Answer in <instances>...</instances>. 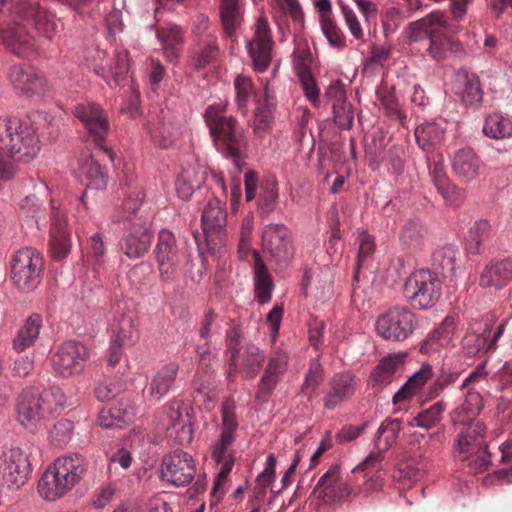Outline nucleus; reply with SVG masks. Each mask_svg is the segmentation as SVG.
I'll list each match as a JSON object with an SVG mask.
<instances>
[{
    "instance_id": "obj_1",
    "label": "nucleus",
    "mask_w": 512,
    "mask_h": 512,
    "mask_svg": "<svg viewBox=\"0 0 512 512\" xmlns=\"http://www.w3.org/2000/svg\"><path fill=\"white\" fill-rule=\"evenodd\" d=\"M144 192L137 191L135 197H128L122 210L111 216L112 223H123L125 233L119 242L120 250L129 259L143 257L150 249L152 215L143 208Z\"/></svg>"
},
{
    "instance_id": "obj_2",
    "label": "nucleus",
    "mask_w": 512,
    "mask_h": 512,
    "mask_svg": "<svg viewBox=\"0 0 512 512\" xmlns=\"http://www.w3.org/2000/svg\"><path fill=\"white\" fill-rule=\"evenodd\" d=\"M457 29L458 25L450 23L443 12L435 11L412 22L408 35L414 42L427 39L429 55L434 59H443L448 52H457L460 49V43L452 36Z\"/></svg>"
},
{
    "instance_id": "obj_3",
    "label": "nucleus",
    "mask_w": 512,
    "mask_h": 512,
    "mask_svg": "<svg viewBox=\"0 0 512 512\" xmlns=\"http://www.w3.org/2000/svg\"><path fill=\"white\" fill-rule=\"evenodd\" d=\"M66 402L63 391L51 387L39 393L35 389L24 390L16 403V419L24 428L34 431L51 415L59 413Z\"/></svg>"
},
{
    "instance_id": "obj_4",
    "label": "nucleus",
    "mask_w": 512,
    "mask_h": 512,
    "mask_svg": "<svg viewBox=\"0 0 512 512\" xmlns=\"http://www.w3.org/2000/svg\"><path fill=\"white\" fill-rule=\"evenodd\" d=\"M204 118L217 149L234 160L242 158L247 147L244 129L236 118L226 115V106H208Z\"/></svg>"
},
{
    "instance_id": "obj_5",
    "label": "nucleus",
    "mask_w": 512,
    "mask_h": 512,
    "mask_svg": "<svg viewBox=\"0 0 512 512\" xmlns=\"http://www.w3.org/2000/svg\"><path fill=\"white\" fill-rule=\"evenodd\" d=\"M86 472L85 459L79 454L58 458L49 466L39 481V493L49 501L56 500L71 490Z\"/></svg>"
},
{
    "instance_id": "obj_6",
    "label": "nucleus",
    "mask_w": 512,
    "mask_h": 512,
    "mask_svg": "<svg viewBox=\"0 0 512 512\" xmlns=\"http://www.w3.org/2000/svg\"><path fill=\"white\" fill-rule=\"evenodd\" d=\"M453 454L457 459L467 461L474 473H482L489 468L491 456L486 442V426L482 421L458 425Z\"/></svg>"
},
{
    "instance_id": "obj_7",
    "label": "nucleus",
    "mask_w": 512,
    "mask_h": 512,
    "mask_svg": "<svg viewBox=\"0 0 512 512\" xmlns=\"http://www.w3.org/2000/svg\"><path fill=\"white\" fill-rule=\"evenodd\" d=\"M4 10L20 20L33 23L35 29L49 40H53L62 28L55 15L36 0H0V14Z\"/></svg>"
},
{
    "instance_id": "obj_8",
    "label": "nucleus",
    "mask_w": 512,
    "mask_h": 512,
    "mask_svg": "<svg viewBox=\"0 0 512 512\" xmlns=\"http://www.w3.org/2000/svg\"><path fill=\"white\" fill-rule=\"evenodd\" d=\"M442 282L438 275L428 269L413 272L406 280L404 295L412 307L429 309L441 296Z\"/></svg>"
},
{
    "instance_id": "obj_9",
    "label": "nucleus",
    "mask_w": 512,
    "mask_h": 512,
    "mask_svg": "<svg viewBox=\"0 0 512 512\" xmlns=\"http://www.w3.org/2000/svg\"><path fill=\"white\" fill-rule=\"evenodd\" d=\"M201 223L208 251L220 254L225 244L227 224L225 203L216 196L210 198L203 208Z\"/></svg>"
},
{
    "instance_id": "obj_10",
    "label": "nucleus",
    "mask_w": 512,
    "mask_h": 512,
    "mask_svg": "<svg viewBox=\"0 0 512 512\" xmlns=\"http://www.w3.org/2000/svg\"><path fill=\"white\" fill-rule=\"evenodd\" d=\"M154 255L160 279L164 282H173L178 279L185 261V254L177 245L172 232L165 229L159 232Z\"/></svg>"
},
{
    "instance_id": "obj_11",
    "label": "nucleus",
    "mask_w": 512,
    "mask_h": 512,
    "mask_svg": "<svg viewBox=\"0 0 512 512\" xmlns=\"http://www.w3.org/2000/svg\"><path fill=\"white\" fill-rule=\"evenodd\" d=\"M74 115L87 132L86 142L93 144L113 159V152L106 145L109 121L105 111L94 103H81L74 108Z\"/></svg>"
},
{
    "instance_id": "obj_12",
    "label": "nucleus",
    "mask_w": 512,
    "mask_h": 512,
    "mask_svg": "<svg viewBox=\"0 0 512 512\" xmlns=\"http://www.w3.org/2000/svg\"><path fill=\"white\" fill-rule=\"evenodd\" d=\"M43 266V257L37 250L23 248L17 251L11 262L13 283L22 291L35 289L41 281Z\"/></svg>"
},
{
    "instance_id": "obj_13",
    "label": "nucleus",
    "mask_w": 512,
    "mask_h": 512,
    "mask_svg": "<svg viewBox=\"0 0 512 512\" xmlns=\"http://www.w3.org/2000/svg\"><path fill=\"white\" fill-rule=\"evenodd\" d=\"M417 325L414 312L407 307L395 306L378 317L376 331L385 340L400 342L411 336Z\"/></svg>"
},
{
    "instance_id": "obj_14",
    "label": "nucleus",
    "mask_w": 512,
    "mask_h": 512,
    "mask_svg": "<svg viewBox=\"0 0 512 512\" xmlns=\"http://www.w3.org/2000/svg\"><path fill=\"white\" fill-rule=\"evenodd\" d=\"M89 356V350L84 344L70 340L55 349L50 356V365L56 375L69 378L84 370Z\"/></svg>"
},
{
    "instance_id": "obj_15",
    "label": "nucleus",
    "mask_w": 512,
    "mask_h": 512,
    "mask_svg": "<svg viewBox=\"0 0 512 512\" xmlns=\"http://www.w3.org/2000/svg\"><path fill=\"white\" fill-rule=\"evenodd\" d=\"M262 247L270 264L285 267L293 256L290 230L282 224H269L262 232Z\"/></svg>"
},
{
    "instance_id": "obj_16",
    "label": "nucleus",
    "mask_w": 512,
    "mask_h": 512,
    "mask_svg": "<svg viewBox=\"0 0 512 512\" xmlns=\"http://www.w3.org/2000/svg\"><path fill=\"white\" fill-rule=\"evenodd\" d=\"M0 472L8 487L18 489L23 486L31 473L27 453L19 447L4 450L0 457Z\"/></svg>"
},
{
    "instance_id": "obj_17",
    "label": "nucleus",
    "mask_w": 512,
    "mask_h": 512,
    "mask_svg": "<svg viewBox=\"0 0 512 512\" xmlns=\"http://www.w3.org/2000/svg\"><path fill=\"white\" fill-rule=\"evenodd\" d=\"M167 437L174 444L188 445L193 439L191 408L183 401L174 400L167 408Z\"/></svg>"
},
{
    "instance_id": "obj_18",
    "label": "nucleus",
    "mask_w": 512,
    "mask_h": 512,
    "mask_svg": "<svg viewBox=\"0 0 512 512\" xmlns=\"http://www.w3.org/2000/svg\"><path fill=\"white\" fill-rule=\"evenodd\" d=\"M162 478L175 486L189 484L196 473L191 455L182 450H175L166 455L162 461Z\"/></svg>"
},
{
    "instance_id": "obj_19",
    "label": "nucleus",
    "mask_w": 512,
    "mask_h": 512,
    "mask_svg": "<svg viewBox=\"0 0 512 512\" xmlns=\"http://www.w3.org/2000/svg\"><path fill=\"white\" fill-rule=\"evenodd\" d=\"M353 492L351 485L340 477V467L333 465L319 479L314 493L326 503L340 502Z\"/></svg>"
},
{
    "instance_id": "obj_20",
    "label": "nucleus",
    "mask_w": 512,
    "mask_h": 512,
    "mask_svg": "<svg viewBox=\"0 0 512 512\" xmlns=\"http://www.w3.org/2000/svg\"><path fill=\"white\" fill-rule=\"evenodd\" d=\"M247 46L254 69L258 72L265 71L271 61L272 49L271 32L266 19L262 17L258 19L253 39Z\"/></svg>"
},
{
    "instance_id": "obj_21",
    "label": "nucleus",
    "mask_w": 512,
    "mask_h": 512,
    "mask_svg": "<svg viewBox=\"0 0 512 512\" xmlns=\"http://www.w3.org/2000/svg\"><path fill=\"white\" fill-rule=\"evenodd\" d=\"M484 328L473 327V331L467 333L463 339V346L470 355H476L479 352L487 353L495 348L496 341L504 331L505 322H502L496 329L491 340H489L491 328L495 321L493 313L486 314L484 319Z\"/></svg>"
},
{
    "instance_id": "obj_22",
    "label": "nucleus",
    "mask_w": 512,
    "mask_h": 512,
    "mask_svg": "<svg viewBox=\"0 0 512 512\" xmlns=\"http://www.w3.org/2000/svg\"><path fill=\"white\" fill-rule=\"evenodd\" d=\"M236 403L233 398L227 397L221 404L222 433L216 443L212 457L216 462H222L226 451L234 441V432L238 428V420L235 414Z\"/></svg>"
},
{
    "instance_id": "obj_23",
    "label": "nucleus",
    "mask_w": 512,
    "mask_h": 512,
    "mask_svg": "<svg viewBox=\"0 0 512 512\" xmlns=\"http://www.w3.org/2000/svg\"><path fill=\"white\" fill-rule=\"evenodd\" d=\"M426 159L430 177L437 191L445 201H456L460 197L461 191L450 182L442 154L433 150L427 154Z\"/></svg>"
},
{
    "instance_id": "obj_24",
    "label": "nucleus",
    "mask_w": 512,
    "mask_h": 512,
    "mask_svg": "<svg viewBox=\"0 0 512 512\" xmlns=\"http://www.w3.org/2000/svg\"><path fill=\"white\" fill-rule=\"evenodd\" d=\"M113 340L109 349L108 364L115 366L121 359L122 346L135 341L136 329L133 318L129 315H121L111 325Z\"/></svg>"
},
{
    "instance_id": "obj_25",
    "label": "nucleus",
    "mask_w": 512,
    "mask_h": 512,
    "mask_svg": "<svg viewBox=\"0 0 512 512\" xmlns=\"http://www.w3.org/2000/svg\"><path fill=\"white\" fill-rule=\"evenodd\" d=\"M455 329L456 324L454 318L451 316L445 317L444 320L434 330H432L421 343V353L429 356L440 354L441 351L452 345Z\"/></svg>"
},
{
    "instance_id": "obj_26",
    "label": "nucleus",
    "mask_w": 512,
    "mask_h": 512,
    "mask_svg": "<svg viewBox=\"0 0 512 512\" xmlns=\"http://www.w3.org/2000/svg\"><path fill=\"white\" fill-rule=\"evenodd\" d=\"M0 40L14 54L27 57L34 52L35 40L26 28L14 19L9 28H0Z\"/></svg>"
},
{
    "instance_id": "obj_27",
    "label": "nucleus",
    "mask_w": 512,
    "mask_h": 512,
    "mask_svg": "<svg viewBox=\"0 0 512 512\" xmlns=\"http://www.w3.org/2000/svg\"><path fill=\"white\" fill-rule=\"evenodd\" d=\"M453 91L465 105H475L481 102L483 90L480 80L475 73L460 69L454 77Z\"/></svg>"
},
{
    "instance_id": "obj_28",
    "label": "nucleus",
    "mask_w": 512,
    "mask_h": 512,
    "mask_svg": "<svg viewBox=\"0 0 512 512\" xmlns=\"http://www.w3.org/2000/svg\"><path fill=\"white\" fill-rule=\"evenodd\" d=\"M355 377L349 373L336 374L329 382V389L323 399L324 407L332 410L355 393Z\"/></svg>"
},
{
    "instance_id": "obj_29",
    "label": "nucleus",
    "mask_w": 512,
    "mask_h": 512,
    "mask_svg": "<svg viewBox=\"0 0 512 512\" xmlns=\"http://www.w3.org/2000/svg\"><path fill=\"white\" fill-rule=\"evenodd\" d=\"M481 161L472 148L457 150L452 159V169L462 182H470L479 175Z\"/></svg>"
},
{
    "instance_id": "obj_30",
    "label": "nucleus",
    "mask_w": 512,
    "mask_h": 512,
    "mask_svg": "<svg viewBox=\"0 0 512 512\" xmlns=\"http://www.w3.org/2000/svg\"><path fill=\"white\" fill-rule=\"evenodd\" d=\"M512 279V259L491 261L483 270L479 284L500 289Z\"/></svg>"
},
{
    "instance_id": "obj_31",
    "label": "nucleus",
    "mask_w": 512,
    "mask_h": 512,
    "mask_svg": "<svg viewBox=\"0 0 512 512\" xmlns=\"http://www.w3.org/2000/svg\"><path fill=\"white\" fill-rule=\"evenodd\" d=\"M179 370V365L175 362L167 363L161 366L151 378L148 386V394L155 400H160L172 388Z\"/></svg>"
},
{
    "instance_id": "obj_32",
    "label": "nucleus",
    "mask_w": 512,
    "mask_h": 512,
    "mask_svg": "<svg viewBox=\"0 0 512 512\" xmlns=\"http://www.w3.org/2000/svg\"><path fill=\"white\" fill-rule=\"evenodd\" d=\"M156 36L162 45L165 57L169 61H174L179 56L178 46L183 42L182 29L176 24H167L158 27Z\"/></svg>"
},
{
    "instance_id": "obj_33",
    "label": "nucleus",
    "mask_w": 512,
    "mask_h": 512,
    "mask_svg": "<svg viewBox=\"0 0 512 512\" xmlns=\"http://www.w3.org/2000/svg\"><path fill=\"white\" fill-rule=\"evenodd\" d=\"M483 408L482 396L475 391H468L464 402L455 409L452 421L455 425L475 423Z\"/></svg>"
},
{
    "instance_id": "obj_34",
    "label": "nucleus",
    "mask_w": 512,
    "mask_h": 512,
    "mask_svg": "<svg viewBox=\"0 0 512 512\" xmlns=\"http://www.w3.org/2000/svg\"><path fill=\"white\" fill-rule=\"evenodd\" d=\"M253 256L255 296L260 304H265L271 300L273 290L272 279L259 253L254 252Z\"/></svg>"
},
{
    "instance_id": "obj_35",
    "label": "nucleus",
    "mask_w": 512,
    "mask_h": 512,
    "mask_svg": "<svg viewBox=\"0 0 512 512\" xmlns=\"http://www.w3.org/2000/svg\"><path fill=\"white\" fill-rule=\"evenodd\" d=\"M42 327V317L39 314L30 315L20 328L13 341V348L17 352H22L28 347L34 345L39 337Z\"/></svg>"
},
{
    "instance_id": "obj_36",
    "label": "nucleus",
    "mask_w": 512,
    "mask_h": 512,
    "mask_svg": "<svg viewBox=\"0 0 512 512\" xmlns=\"http://www.w3.org/2000/svg\"><path fill=\"white\" fill-rule=\"evenodd\" d=\"M129 69L128 58L126 52H118L105 64L95 65V72L111 85L109 78H112L117 84L119 80L127 74Z\"/></svg>"
},
{
    "instance_id": "obj_37",
    "label": "nucleus",
    "mask_w": 512,
    "mask_h": 512,
    "mask_svg": "<svg viewBox=\"0 0 512 512\" xmlns=\"http://www.w3.org/2000/svg\"><path fill=\"white\" fill-rule=\"evenodd\" d=\"M415 138L419 147L427 154L444 139V130L434 122L424 123L415 129Z\"/></svg>"
},
{
    "instance_id": "obj_38",
    "label": "nucleus",
    "mask_w": 512,
    "mask_h": 512,
    "mask_svg": "<svg viewBox=\"0 0 512 512\" xmlns=\"http://www.w3.org/2000/svg\"><path fill=\"white\" fill-rule=\"evenodd\" d=\"M433 375L430 365H423L409 380L395 393L393 403H400L415 394Z\"/></svg>"
},
{
    "instance_id": "obj_39",
    "label": "nucleus",
    "mask_w": 512,
    "mask_h": 512,
    "mask_svg": "<svg viewBox=\"0 0 512 512\" xmlns=\"http://www.w3.org/2000/svg\"><path fill=\"white\" fill-rule=\"evenodd\" d=\"M483 133L493 139L512 137V120L500 113H493L486 117Z\"/></svg>"
},
{
    "instance_id": "obj_40",
    "label": "nucleus",
    "mask_w": 512,
    "mask_h": 512,
    "mask_svg": "<svg viewBox=\"0 0 512 512\" xmlns=\"http://www.w3.org/2000/svg\"><path fill=\"white\" fill-rule=\"evenodd\" d=\"M458 249L453 245H446L433 253V266L439 269L444 277H453L456 269Z\"/></svg>"
},
{
    "instance_id": "obj_41",
    "label": "nucleus",
    "mask_w": 512,
    "mask_h": 512,
    "mask_svg": "<svg viewBox=\"0 0 512 512\" xmlns=\"http://www.w3.org/2000/svg\"><path fill=\"white\" fill-rule=\"evenodd\" d=\"M50 248L55 260H62L70 251L69 233L62 222H55L50 231Z\"/></svg>"
},
{
    "instance_id": "obj_42",
    "label": "nucleus",
    "mask_w": 512,
    "mask_h": 512,
    "mask_svg": "<svg viewBox=\"0 0 512 512\" xmlns=\"http://www.w3.org/2000/svg\"><path fill=\"white\" fill-rule=\"evenodd\" d=\"M80 173L86 181L87 188L104 189L107 184V176L103 167L92 157L86 159L80 166Z\"/></svg>"
},
{
    "instance_id": "obj_43",
    "label": "nucleus",
    "mask_w": 512,
    "mask_h": 512,
    "mask_svg": "<svg viewBox=\"0 0 512 512\" xmlns=\"http://www.w3.org/2000/svg\"><path fill=\"white\" fill-rule=\"evenodd\" d=\"M446 403L438 401L430 407L420 411L411 421L410 425L424 429H431L436 427L443 418V413L446 410Z\"/></svg>"
},
{
    "instance_id": "obj_44",
    "label": "nucleus",
    "mask_w": 512,
    "mask_h": 512,
    "mask_svg": "<svg viewBox=\"0 0 512 512\" xmlns=\"http://www.w3.org/2000/svg\"><path fill=\"white\" fill-rule=\"evenodd\" d=\"M402 359L403 358L400 355H392L387 358H383L375 367L371 375L373 386L389 384L393 379L397 367L401 364Z\"/></svg>"
},
{
    "instance_id": "obj_45",
    "label": "nucleus",
    "mask_w": 512,
    "mask_h": 512,
    "mask_svg": "<svg viewBox=\"0 0 512 512\" xmlns=\"http://www.w3.org/2000/svg\"><path fill=\"white\" fill-rule=\"evenodd\" d=\"M490 236V224L486 220L476 221L469 229L466 239V250L471 255H478L482 251V244Z\"/></svg>"
},
{
    "instance_id": "obj_46",
    "label": "nucleus",
    "mask_w": 512,
    "mask_h": 512,
    "mask_svg": "<svg viewBox=\"0 0 512 512\" xmlns=\"http://www.w3.org/2000/svg\"><path fill=\"white\" fill-rule=\"evenodd\" d=\"M220 16L224 32L229 36L232 35L241 20L238 0H221Z\"/></svg>"
},
{
    "instance_id": "obj_47",
    "label": "nucleus",
    "mask_w": 512,
    "mask_h": 512,
    "mask_svg": "<svg viewBox=\"0 0 512 512\" xmlns=\"http://www.w3.org/2000/svg\"><path fill=\"white\" fill-rule=\"evenodd\" d=\"M98 422L104 428H123L131 422V414L119 406L103 408Z\"/></svg>"
},
{
    "instance_id": "obj_48",
    "label": "nucleus",
    "mask_w": 512,
    "mask_h": 512,
    "mask_svg": "<svg viewBox=\"0 0 512 512\" xmlns=\"http://www.w3.org/2000/svg\"><path fill=\"white\" fill-rule=\"evenodd\" d=\"M265 355L254 345L247 346L241 355V371L246 378H254L262 363Z\"/></svg>"
},
{
    "instance_id": "obj_49",
    "label": "nucleus",
    "mask_w": 512,
    "mask_h": 512,
    "mask_svg": "<svg viewBox=\"0 0 512 512\" xmlns=\"http://www.w3.org/2000/svg\"><path fill=\"white\" fill-rule=\"evenodd\" d=\"M459 376V372L453 371L449 367L443 365L435 381L427 389V399L433 400L440 396L447 387L454 384L458 380Z\"/></svg>"
},
{
    "instance_id": "obj_50",
    "label": "nucleus",
    "mask_w": 512,
    "mask_h": 512,
    "mask_svg": "<svg viewBox=\"0 0 512 512\" xmlns=\"http://www.w3.org/2000/svg\"><path fill=\"white\" fill-rule=\"evenodd\" d=\"M199 46L200 52L197 57V67H204L217 59L219 48L214 34L209 33L203 38H199Z\"/></svg>"
},
{
    "instance_id": "obj_51",
    "label": "nucleus",
    "mask_w": 512,
    "mask_h": 512,
    "mask_svg": "<svg viewBox=\"0 0 512 512\" xmlns=\"http://www.w3.org/2000/svg\"><path fill=\"white\" fill-rule=\"evenodd\" d=\"M426 234L424 226L416 220L407 221L400 232V241L407 247H417Z\"/></svg>"
},
{
    "instance_id": "obj_52",
    "label": "nucleus",
    "mask_w": 512,
    "mask_h": 512,
    "mask_svg": "<svg viewBox=\"0 0 512 512\" xmlns=\"http://www.w3.org/2000/svg\"><path fill=\"white\" fill-rule=\"evenodd\" d=\"M400 428L401 425L398 419L385 420L378 428L375 446H378L381 438H383L385 445L382 449L387 451L398 438Z\"/></svg>"
},
{
    "instance_id": "obj_53",
    "label": "nucleus",
    "mask_w": 512,
    "mask_h": 512,
    "mask_svg": "<svg viewBox=\"0 0 512 512\" xmlns=\"http://www.w3.org/2000/svg\"><path fill=\"white\" fill-rule=\"evenodd\" d=\"M236 104L239 110L245 111L252 94V80L250 77L238 75L234 81Z\"/></svg>"
},
{
    "instance_id": "obj_54",
    "label": "nucleus",
    "mask_w": 512,
    "mask_h": 512,
    "mask_svg": "<svg viewBox=\"0 0 512 512\" xmlns=\"http://www.w3.org/2000/svg\"><path fill=\"white\" fill-rule=\"evenodd\" d=\"M300 84L302 86V89L304 91V94L306 98L310 101V103L314 107L320 106V90L317 86V83L315 79L313 78L310 70L308 69H302L298 73Z\"/></svg>"
},
{
    "instance_id": "obj_55",
    "label": "nucleus",
    "mask_w": 512,
    "mask_h": 512,
    "mask_svg": "<svg viewBox=\"0 0 512 512\" xmlns=\"http://www.w3.org/2000/svg\"><path fill=\"white\" fill-rule=\"evenodd\" d=\"M278 199V191L273 182L261 186L259 195V211L262 216L268 215L274 210Z\"/></svg>"
},
{
    "instance_id": "obj_56",
    "label": "nucleus",
    "mask_w": 512,
    "mask_h": 512,
    "mask_svg": "<svg viewBox=\"0 0 512 512\" xmlns=\"http://www.w3.org/2000/svg\"><path fill=\"white\" fill-rule=\"evenodd\" d=\"M107 255L106 245L103 237L99 233H95L90 237L89 261L92 262L94 268L100 267L105 263Z\"/></svg>"
},
{
    "instance_id": "obj_57",
    "label": "nucleus",
    "mask_w": 512,
    "mask_h": 512,
    "mask_svg": "<svg viewBox=\"0 0 512 512\" xmlns=\"http://www.w3.org/2000/svg\"><path fill=\"white\" fill-rule=\"evenodd\" d=\"M335 124L341 129H350L353 125V110L350 103L333 104Z\"/></svg>"
},
{
    "instance_id": "obj_58",
    "label": "nucleus",
    "mask_w": 512,
    "mask_h": 512,
    "mask_svg": "<svg viewBox=\"0 0 512 512\" xmlns=\"http://www.w3.org/2000/svg\"><path fill=\"white\" fill-rule=\"evenodd\" d=\"M321 26L325 37L332 46L341 48L345 45L343 33L330 17H322Z\"/></svg>"
},
{
    "instance_id": "obj_59",
    "label": "nucleus",
    "mask_w": 512,
    "mask_h": 512,
    "mask_svg": "<svg viewBox=\"0 0 512 512\" xmlns=\"http://www.w3.org/2000/svg\"><path fill=\"white\" fill-rule=\"evenodd\" d=\"M287 364V354L282 350H275L270 355L268 364L264 371L278 378H281V376L286 372Z\"/></svg>"
},
{
    "instance_id": "obj_60",
    "label": "nucleus",
    "mask_w": 512,
    "mask_h": 512,
    "mask_svg": "<svg viewBox=\"0 0 512 512\" xmlns=\"http://www.w3.org/2000/svg\"><path fill=\"white\" fill-rule=\"evenodd\" d=\"M147 131L156 145L167 148L172 144V135L164 123H149Z\"/></svg>"
},
{
    "instance_id": "obj_61",
    "label": "nucleus",
    "mask_w": 512,
    "mask_h": 512,
    "mask_svg": "<svg viewBox=\"0 0 512 512\" xmlns=\"http://www.w3.org/2000/svg\"><path fill=\"white\" fill-rule=\"evenodd\" d=\"M372 451L361 463L353 470L356 471H379L382 468V462L385 458L386 450L379 445Z\"/></svg>"
},
{
    "instance_id": "obj_62",
    "label": "nucleus",
    "mask_w": 512,
    "mask_h": 512,
    "mask_svg": "<svg viewBox=\"0 0 512 512\" xmlns=\"http://www.w3.org/2000/svg\"><path fill=\"white\" fill-rule=\"evenodd\" d=\"M72 429L73 423L70 420H59L50 431L52 442L60 446L66 444L71 437Z\"/></svg>"
},
{
    "instance_id": "obj_63",
    "label": "nucleus",
    "mask_w": 512,
    "mask_h": 512,
    "mask_svg": "<svg viewBox=\"0 0 512 512\" xmlns=\"http://www.w3.org/2000/svg\"><path fill=\"white\" fill-rule=\"evenodd\" d=\"M280 378L264 371L256 392V400L266 402L279 383Z\"/></svg>"
},
{
    "instance_id": "obj_64",
    "label": "nucleus",
    "mask_w": 512,
    "mask_h": 512,
    "mask_svg": "<svg viewBox=\"0 0 512 512\" xmlns=\"http://www.w3.org/2000/svg\"><path fill=\"white\" fill-rule=\"evenodd\" d=\"M36 70L31 66L13 65L9 71V79L16 89L25 86L29 77H33Z\"/></svg>"
}]
</instances>
